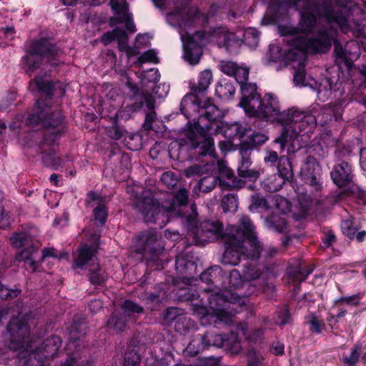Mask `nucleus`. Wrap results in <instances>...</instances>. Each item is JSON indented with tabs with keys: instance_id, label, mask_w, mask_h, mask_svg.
<instances>
[{
	"instance_id": "7ed1b4c3",
	"label": "nucleus",
	"mask_w": 366,
	"mask_h": 366,
	"mask_svg": "<svg viewBox=\"0 0 366 366\" xmlns=\"http://www.w3.org/2000/svg\"><path fill=\"white\" fill-rule=\"evenodd\" d=\"M247 297L240 296L231 290L216 293L209 297L210 312L207 319L216 326L230 325L234 322L235 314L239 313L247 305Z\"/></svg>"
},
{
	"instance_id": "0eeeda50",
	"label": "nucleus",
	"mask_w": 366,
	"mask_h": 366,
	"mask_svg": "<svg viewBox=\"0 0 366 366\" xmlns=\"http://www.w3.org/2000/svg\"><path fill=\"white\" fill-rule=\"evenodd\" d=\"M300 177L308 187V191L313 197L321 195L324 189L322 170L315 157L309 155L303 161L301 167Z\"/></svg>"
},
{
	"instance_id": "f704fd0d",
	"label": "nucleus",
	"mask_w": 366,
	"mask_h": 366,
	"mask_svg": "<svg viewBox=\"0 0 366 366\" xmlns=\"http://www.w3.org/2000/svg\"><path fill=\"white\" fill-rule=\"evenodd\" d=\"M238 222L242 229L237 225H231L229 227H236L237 229L240 230L244 233V238L248 237L249 235L255 234L254 225L253 224L251 219L247 215H240Z\"/></svg>"
},
{
	"instance_id": "3c124183",
	"label": "nucleus",
	"mask_w": 366,
	"mask_h": 366,
	"mask_svg": "<svg viewBox=\"0 0 366 366\" xmlns=\"http://www.w3.org/2000/svg\"><path fill=\"white\" fill-rule=\"evenodd\" d=\"M268 208L267 200L259 195L258 194H254L251 196V204L249 206V209L250 211L257 210L258 209H265Z\"/></svg>"
},
{
	"instance_id": "412c9836",
	"label": "nucleus",
	"mask_w": 366,
	"mask_h": 366,
	"mask_svg": "<svg viewBox=\"0 0 366 366\" xmlns=\"http://www.w3.org/2000/svg\"><path fill=\"white\" fill-rule=\"evenodd\" d=\"M61 346V340L59 336L53 335L47 337L42 343L39 352L46 359L52 358Z\"/></svg>"
},
{
	"instance_id": "f3484780",
	"label": "nucleus",
	"mask_w": 366,
	"mask_h": 366,
	"mask_svg": "<svg viewBox=\"0 0 366 366\" xmlns=\"http://www.w3.org/2000/svg\"><path fill=\"white\" fill-rule=\"evenodd\" d=\"M109 4L114 12V16L110 19L112 26L123 23L132 17V14L129 12V4L125 0H122L121 2H119L118 0H110Z\"/></svg>"
},
{
	"instance_id": "f8f14e48",
	"label": "nucleus",
	"mask_w": 366,
	"mask_h": 366,
	"mask_svg": "<svg viewBox=\"0 0 366 366\" xmlns=\"http://www.w3.org/2000/svg\"><path fill=\"white\" fill-rule=\"evenodd\" d=\"M137 244L141 252H149L155 254L162 250L161 237L154 229L141 232L137 237Z\"/></svg>"
},
{
	"instance_id": "4be33fe9",
	"label": "nucleus",
	"mask_w": 366,
	"mask_h": 366,
	"mask_svg": "<svg viewBox=\"0 0 366 366\" xmlns=\"http://www.w3.org/2000/svg\"><path fill=\"white\" fill-rule=\"evenodd\" d=\"M184 58L190 64H197L202 54V48L193 40L184 44Z\"/></svg>"
},
{
	"instance_id": "a18cd8bd",
	"label": "nucleus",
	"mask_w": 366,
	"mask_h": 366,
	"mask_svg": "<svg viewBox=\"0 0 366 366\" xmlns=\"http://www.w3.org/2000/svg\"><path fill=\"white\" fill-rule=\"evenodd\" d=\"M216 177L207 176L202 178L198 182V187L200 192L208 193L211 192L216 186Z\"/></svg>"
},
{
	"instance_id": "a211bd4d",
	"label": "nucleus",
	"mask_w": 366,
	"mask_h": 366,
	"mask_svg": "<svg viewBox=\"0 0 366 366\" xmlns=\"http://www.w3.org/2000/svg\"><path fill=\"white\" fill-rule=\"evenodd\" d=\"M241 87L242 91V100L239 102V105L244 109L246 113L248 114L252 112L250 108V104L254 99L259 101L260 95L257 92V85L255 84H242Z\"/></svg>"
},
{
	"instance_id": "f257e3e1",
	"label": "nucleus",
	"mask_w": 366,
	"mask_h": 366,
	"mask_svg": "<svg viewBox=\"0 0 366 366\" xmlns=\"http://www.w3.org/2000/svg\"><path fill=\"white\" fill-rule=\"evenodd\" d=\"M330 1V4L325 1L320 4L315 0H290L287 5L295 8L302 16L297 29L302 35L293 36L290 40L292 48L285 56L287 61L297 63L292 66L295 71L293 81L296 86H305V52L326 53L330 49L334 39L332 31L322 25L317 16H325L331 26L336 25L344 33L350 29L348 4L351 0Z\"/></svg>"
},
{
	"instance_id": "473e14b6",
	"label": "nucleus",
	"mask_w": 366,
	"mask_h": 366,
	"mask_svg": "<svg viewBox=\"0 0 366 366\" xmlns=\"http://www.w3.org/2000/svg\"><path fill=\"white\" fill-rule=\"evenodd\" d=\"M285 182V181L282 177L274 174L263 181L262 187L269 192H275L282 188Z\"/></svg>"
},
{
	"instance_id": "4468645a",
	"label": "nucleus",
	"mask_w": 366,
	"mask_h": 366,
	"mask_svg": "<svg viewBox=\"0 0 366 366\" xmlns=\"http://www.w3.org/2000/svg\"><path fill=\"white\" fill-rule=\"evenodd\" d=\"M252 152V147L248 145H242L239 148V153L241 156V163L238 167V174L241 177H247L250 180H256L259 175L258 171L250 169L252 161L250 159Z\"/></svg>"
},
{
	"instance_id": "dca6fc26",
	"label": "nucleus",
	"mask_w": 366,
	"mask_h": 366,
	"mask_svg": "<svg viewBox=\"0 0 366 366\" xmlns=\"http://www.w3.org/2000/svg\"><path fill=\"white\" fill-rule=\"evenodd\" d=\"M333 182L339 187L347 185L352 182V174L350 165L342 162L334 167L330 173Z\"/></svg>"
},
{
	"instance_id": "a19ab883",
	"label": "nucleus",
	"mask_w": 366,
	"mask_h": 366,
	"mask_svg": "<svg viewBox=\"0 0 366 366\" xmlns=\"http://www.w3.org/2000/svg\"><path fill=\"white\" fill-rule=\"evenodd\" d=\"M204 345L202 335H198L190 341L185 349V353L192 357L196 356L200 351L206 349V346Z\"/></svg>"
},
{
	"instance_id": "8fccbe9b",
	"label": "nucleus",
	"mask_w": 366,
	"mask_h": 366,
	"mask_svg": "<svg viewBox=\"0 0 366 366\" xmlns=\"http://www.w3.org/2000/svg\"><path fill=\"white\" fill-rule=\"evenodd\" d=\"M341 229L345 235L348 238H354L358 227L355 224V222L351 219L343 220L341 223Z\"/></svg>"
},
{
	"instance_id": "c85d7f7f",
	"label": "nucleus",
	"mask_w": 366,
	"mask_h": 366,
	"mask_svg": "<svg viewBox=\"0 0 366 366\" xmlns=\"http://www.w3.org/2000/svg\"><path fill=\"white\" fill-rule=\"evenodd\" d=\"M125 39H127V34L126 31L119 27L115 28L112 31L105 33L101 38V41L104 45H108L114 40L118 42V46L120 43L122 42Z\"/></svg>"
},
{
	"instance_id": "423d86ee",
	"label": "nucleus",
	"mask_w": 366,
	"mask_h": 366,
	"mask_svg": "<svg viewBox=\"0 0 366 366\" xmlns=\"http://www.w3.org/2000/svg\"><path fill=\"white\" fill-rule=\"evenodd\" d=\"M61 51L46 39H39L33 42L31 51L24 59V69L31 75L36 70L43 59L52 66H57L63 63L61 59Z\"/></svg>"
},
{
	"instance_id": "a878e982",
	"label": "nucleus",
	"mask_w": 366,
	"mask_h": 366,
	"mask_svg": "<svg viewBox=\"0 0 366 366\" xmlns=\"http://www.w3.org/2000/svg\"><path fill=\"white\" fill-rule=\"evenodd\" d=\"M189 202V191L185 188H179L172 199L169 207H166L169 212L176 211L177 208L185 206Z\"/></svg>"
},
{
	"instance_id": "5fc2aeb1",
	"label": "nucleus",
	"mask_w": 366,
	"mask_h": 366,
	"mask_svg": "<svg viewBox=\"0 0 366 366\" xmlns=\"http://www.w3.org/2000/svg\"><path fill=\"white\" fill-rule=\"evenodd\" d=\"M227 344L224 347L231 350L233 352H238L241 348L240 341L237 335L234 333H231L229 335L226 336Z\"/></svg>"
},
{
	"instance_id": "052dcab7",
	"label": "nucleus",
	"mask_w": 366,
	"mask_h": 366,
	"mask_svg": "<svg viewBox=\"0 0 366 366\" xmlns=\"http://www.w3.org/2000/svg\"><path fill=\"white\" fill-rule=\"evenodd\" d=\"M233 76L241 86L242 84H247L249 70L246 68L237 66Z\"/></svg>"
},
{
	"instance_id": "bb28decb",
	"label": "nucleus",
	"mask_w": 366,
	"mask_h": 366,
	"mask_svg": "<svg viewBox=\"0 0 366 366\" xmlns=\"http://www.w3.org/2000/svg\"><path fill=\"white\" fill-rule=\"evenodd\" d=\"M226 335L222 334H214L213 332H207L204 335H202V339H203L204 345L206 348L210 346H214L217 347H222L227 344Z\"/></svg>"
},
{
	"instance_id": "e2e57ef3",
	"label": "nucleus",
	"mask_w": 366,
	"mask_h": 366,
	"mask_svg": "<svg viewBox=\"0 0 366 366\" xmlns=\"http://www.w3.org/2000/svg\"><path fill=\"white\" fill-rule=\"evenodd\" d=\"M360 347L356 345L352 348L349 357L343 358V362L348 366H355L359 359Z\"/></svg>"
},
{
	"instance_id": "39448f33",
	"label": "nucleus",
	"mask_w": 366,
	"mask_h": 366,
	"mask_svg": "<svg viewBox=\"0 0 366 366\" xmlns=\"http://www.w3.org/2000/svg\"><path fill=\"white\" fill-rule=\"evenodd\" d=\"M196 100L195 97L192 94L185 95L181 101V112L187 118H189L190 111L197 109L199 113L197 121L198 127L209 131L211 124L219 121L223 117L222 112L211 99L198 103L196 102Z\"/></svg>"
},
{
	"instance_id": "72a5a7b5",
	"label": "nucleus",
	"mask_w": 366,
	"mask_h": 366,
	"mask_svg": "<svg viewBox=\"0 0 366 366\" xmlns=\"http://www.w3.org/2000/svg\"><path fill=\"white\" fill-rule=\"evenodd\" d=\"M278 176L282 177L285 181H289L293 177L292 164L287 157L282 156L279 159Z\"/></svg>"
},
{
	"instance_id": "c03bdc74",
	"label": "nucleus",
	"mask_w": 366,
	"mask_h": 366,
	"mask_svg": "<svg viewBox=\"0 0 366 366\" xmlns=\"http://www.w3.org/2000/svg\"><path fill=\"white\" fill-rule=\"evenodd\" d=\"M267 137L264 134L254 132L249 137V140L246 142H242L240 146L248 145L252 147L253 151L254 147L263 144L267 140Z\"/></svg>"
},
{
	"instance_id": "680f3d73",
	"label": "nucleus",
	"mask_w": 366,
	"mask_h": 366,
	"mask_svg": "<svg viewBox=\"0 0 366 366\" xmlns=\"http://www.w3.org/2000/svg\"><path fill=\"white\" fill-rule=\"evenodd\" d=\"M364 292H359L358 293L349 297H341L338 300V301L344 302L347 305L357 306L360 305V301L364 297Z\"/></svg>"
},
{
	"instance_id": "13d9d810",
	"label": "nucleus",
	"mask_w": 366,
	"mask_h": 366,
	"mask_svg": "<svg viewBox=\"0 0 366 366\" xmlns=\"http://www.w3.org/2000/svg\"><path fill=\"white\" fill-rule=\"evenodd\" d=\"M290 314L286 308H282L278 310L274 317V321L276 325H284L290 321Z\"/></svg>"
},
{
	"instance_id": "cd10ccee",
	"label": "nucleus",
	"mask_w": 366,
	"mask_h": 366,
	"mask_svg": "<svg viewBox=\"0 0 366 366\" xmlns=\"http://www.w3.org/2000/svg\"><path fill=\"white\" fill-rule=\"evenodd\" d=\"M128 318L125 314L114 312L107 321V327L117 332L123 331L126 326Z\"/></svg>"
},
{
	"instance_id": "4d7b16f0",
	"label": "nucleus",
	"mask_w": 366,
	"mask_h": 366,
	"mask_svg": "<svg viewBox=\"0 0 366 366\" xmlns=\"http://www.w3.org/2000/svg\"><path fill=\"white\" fill-rule=\"evenodd\" d=\"M182 314L181 309L177 307H169L164 311L163 319L166 323L170 324L177 318L179 317Z\"/></svg>"
},
{
	"instance_id": "c756f323",
	"label": "nucleus",
	"mask_w": 366,
	"mask_h": 366,
	"mask_svg": "<svg viewBox=\"0 0 366 366\" xmlns=\"http://www.w3.org/2000/svg\"><path fill=\"white\" fill-rule=\"evenodd\" d=\"M139 347L137 345H129L124 353V366H139L140 354Z\"/></svg>"
},
{
	"instance_id": "bf43d9fd",
	"label": "nucleus",
	"mask_w": 366,
	"mask_h": 366,
	"mask_svg": "<svg viewBox=\"0 0 366 366\" xmlns=\"http://www.w3.org/2000/svg\"><path fill=\"white\" fill-rule=\"evenodd\" d=\"M11 243L15 247H23L28 241V236L25 232L14 233L10 238Z\"/></svg>"
},
{
	"instance_id": "6ab92c4d",
	"label": "nucleus",
	"mask_w": 366,
	"mask_h": 366,
	"mask_svg": "<svg viewBox=\"0 0 366 366\" xmlns=\"http://www.w3.org/2000/svg\"><path fill=\"white\" fill-rule=\"evenodd\" d=\"M188 142L184 139L179 141L172 142L169 146V152L170 157L174 159H180L181 152L183 150H188L189 149H196L199 147V143L188 137Z\"/></svg>"
},
{
	"instance_id": "37998d69",
	"label": "nucleus",
	"mask_w": 366,
	"mask_h": 366,
	"mask_svg": "<svg viewBox=\"0 0 366 366\" xmlns=\"http://www.w3.org/2000/svg\"><path fill=\"white\" fill-rule=\"evenodd\" d=\"M36 86L39 91L45 93L46 99L50 100L52 97L54 85L51 81H46L43 77L38 76L34 79Z\"/></svg>"
},
{
	"instance_id": "58836bf2",
	"label": "nucleus",
	"mask_w": 366,
	"mask_h": 366,
	"mask_svg": "<svg viewBox=\"0 0 366 366\" xmlns=\"http://www.w3.org/2000/svg\"><path fill=\"white\" fill-rule=\"evenodd\" d=\"M41 154L42 162L45 166L56 168L61 164V159L55 156L53 148H49L48 151L43 149Z\"/></svg>"
},
{
	"instance_id": "6e6d98bb",
	"label": "nucleus",
	"mask_w": 366,
	"mask_h": 366,
	"mask_svg": "<svg viewBox=\"0 0 366 366\" xmlns=\"http://www.w3.org/2000/svg\"><path fill=\"white\" fill-rule=\"evenodd\" d=\"M84 329V325L73 323L69 328L70 339L74 341L80 339L85 334Z\"/></svg>"
},
{
	"instance_id": "49530a36",
	"label": "nucleus",
	"mask_w": 366,
	"mask_h": 366,
	"mask_svg": "<svg viewBox=\"0 0 366 366\" xmlns=\"http://www.w3.org/2000/svg\"><path fill=\"white\" fill-rule=\"evenodd\" d=\"M245 133V129L240 124L235 123L229 126L224 131L225 136L228 138H242Z\"/></svg>"
},
{
	"instance_id": "9d476101",
	"label": "nucleus",
	"mask_w": 366,
	"mask_h": 366,
	"mask_svg": "<svg viewBox=\"0 0 366 366\" xmlns=\"http://www.w3.org/2000/svg\"><path fill=\"white\" fill-rule=\"evenodd\" d=\"M196 245H204L208 242L214 241L219 237L223 239V225L218 220H206L199 226L191 230L188 234Z\"/></svg>"
},
{
	"instance_id": "20e7f679",
	"label": "nucleus",
	"mask_w": 366,
	"mask_h": 366,
	"mask_svg": "<svg viewBox=\"0 0 366 366\" xmlns=\"http://www.w3.org/2000/svg\"><path fill=\"white\" fill-rule=\"evenodd\" d=\"M26 122L32 127L41 122L44 127L54 129L44 135L43 146L53 143L65 132L64 118L60 111L51 110V105L41 99L37 101L32 112L28 116Z\"/></svg>"
},
{
	"instance_id": "2f4dec72",
	"label": "nucleus",
	"mask_w": 366,
	"mask_h": 366,
	"mask_svg": "<svg viewBox=\"0 0 366 366\" xmlns=\"http://www.w3.org/2000/svg\"><path fill=\"white\" fill-rule=\"evenodd\" d=\"M235 88L233 84L226 80L219 81L215 88V94L220 99H228L234 95Z\"/></svg>"
},
{
	"instance_id": "774afa93",
	"label": "nucleus",
	"mask_w": 366,
	"mask_h": 366,
	"mask_svg": "<svg viewBox=\"0 0 366 366\" xmlns=\"http://www.w3.org/2000/svg\"><path fill=\"white\" fill-rule=\"evenodd\" d=\"M128 38L125 39L119 46V49L121 51H124L128 57L130 59L132 56L137 55L139 53L138 47H132L127 44Z\"/></svg>"
},
{
	"instance_id": "69168bd1",
	"label": "nucleus",
	"mask_w": 366,
	"mask_h": 366,
	"mask_svg": "<svg viewBox=\"0 0 366 366\" xmlns=\"http://www.w3.org/2000/svg\"><path fill=\"white\" fill-rule=\"evenodd\" d=\"M145 62H157V57L154 50H148L143 53L139 58L135 64H142Z\"/></svg>"
},
{
	"instance_id": "ddd939ff",
	"label": "nucleus",
	"mask_w": 366,
	"mask_h": 366,
	"mask_svg": "<svg viewBox=\"0 0 366 366\" xmlns=\"http://www.w3.org/2000/svg\"><path fill=\"white\" fill-rule=\"evenodd\" d=\"M213 38L219 47H224L229 54L238 53L242 41L234 33L228 31L224 28H221L214 31Z\"/></svg>"
},
{
	"instance_id": "2eb2a0df",
	"label": "nucleus",
	"mask_w": 366,
	"mask_h": 366,
	"mask_svg": "<svg viewBox=\"0 0 366 366\" xmlns=\"http://www.w3.org/2000/svg\"><path fill=\"white\" fill-rule=\"evenodd\" d=\"M244 257L253 260L261 257L263 243L255 234L241 238Z\"/></svg>"
},
{
	"instance_id": "9b49d317",
	"label": "nucleus",
	"mask_w": 366,
	"mask_h": 366,
	"mask_svg": "<svg viewBox=\"0 0 366 366\" xmlns=\"http://www.w3.org/2000/svg\"><path fill=\"white\" fill-rule=\"evenodd\" d=\"M7 331L10 335V349L16 351L23 349L29 335L27 324L18 317H13L9 322Z\"/></svg>"
},
{
	"instance_id": "4c0bfd02",
	"label": "nucleus",
	"mask_w": 366,
	"mask_h": 366,
	"mask_svg": "<svg viewBox=\"0 0 366 366\" xmlns=\"http://www.w3.org/2000/svg\"><path fill=\"white\" fill-rule=\"evenodd\" d=\"M221 206L224 212L234 213L238 208V198L235 194L224 195L221 202Z\"/></svg>"
},
{
	"instance_id": "79ce46f5",
	"label": "nucleus",
	"mask_w": 366,
	"mask_h": 366,
	"mask_svg": "<svg viewBox=\"0 0 366 366\" xmlns=\"http://www.w3.org/2000/svg\"><path fill=\"white\" fill-rule=\"evenodd\" d=\"M259 40V34L258 31L254 28H249L244 32L243 39L245 44L253 48L258 45Z\"/></svg>"
},
{
	"instance_id": "338daca9",
	"label": "nucleus",
	"mask_w": 366,
	"mask_h": 366,
	"mask_svg": "<svg viewBox=\"0 0 366 366\" xmlns=\"http://www.w3.org/2000/svg\"><path fill=\"white\" fill-rule=\"evenodd\" d=\"M19 290H9L3 285H0V298L2 300L13 299L16 297L19 293Z\"/></svg>"
},
{
	"instance_id": "1a4fd4ad",
	"label": "nucleus",
	"mask_w": 366,
	"mask_h": 366,
	"mask_svg": "<svg viewBox=\"0 0 366 366\" xmlns=\"http://www.w3.org/2000/svg\"><path fill=\"white\" fill-rule=\"evenodd\" d=\"M243 232L236 227H227L223 236L225 251L222 258V263L227 265L236 266L239 264L244 257L241 238Z\"/></svg>"
},
{
	"instance_id": "f03ea898",
	"label": "nucleus",
	"mask_w": 366,
	"mask_h": 366,
	"mask_svg": "<svg viewBox=\"0 0 366 366\" xmlns=\"http://www.w3.org/2000/svg\"><path fill=\"white\" fill-rule=\"evenodd\" d=\"M251 103L250 116L276 122L282 125L280 135L274 140L275 144H280V153L285 149L289 140L297 138L304 125L302 124L312 123L315 119L311 116L305 117L302 111L295 108L281 111L277 97L272 93H267L259 101L254 99Z\"/></svg>"
},
{
	"instance_id": "ea45409f",
	"label": "nucleus",
	"mask_w": 366,
	"mask_h": 366,
	"mask_svg": "<svg viewBox=\"0 0 366 366\" xmlns=\"http://www.w3.org/2000/svg\"><path fill=\"white\" fill-rule=\"evenodd\" d=\"M198 14L199 11L196 8H184L179 9L177 8L176 11L170 14L169 16H174L177 20L187 21L197 16Z\"/></svg>"
},
{
	"instance_id": "864d4df0",
	"label": "nucleus",
	"mask_w": 366,
	"mask_h": 366,
	"mask_svg": "<svg viewBox=\"0 0 366 366\" xmlns=\"http://www.w3.org/2000/svg\"><path fill=\"white\" fill-rule=\"evenodd\" d=\"M224 172L227 177V181L225 182L227 185L233 188H242L244 186V181L234 177L232 171L227 169Z\"/></svg>"
},
{
	"instance_id": "c9c22d12",
	"label": "nucleus",
	"mask_w": 366,
	"mask_h": 366,
	"mask_svg": "<svg viewBox=\"0 0 366 366\" xmlns=\"http://www.w3.org/2000/svg\"><path fill=\"white\" fill-rule=\"evenodd\" d=\"M222 273V269L219 266H214L200 274L202 281L208 284H217Z\"/></svg>"
},
{
	"instance_id": "6e6552de",
	"label": "nucleus",
	"mask_w": 366,
	"mask_h": 366,
	"mask_svg": "<svg viewBox=\"0 0 366 366\" xmlns=\"http://www.w3.org/2000/svg\"><path fill=\"white\" fill-rule=\"evenodd\" d=\"M134 206L141 213L145 222L165 224L167 217V208L161 206L159 202L149 195H140L135 197Z\"/></svg>"
},
{
	"instance_id": "7c9ffc66",
	"label": "nucleus",
	"mask_w": 366,
	"mask_h": 366,
	"mask_svg": "<svg viewBox=\"0 0 366 366\" xmlns=\"http://www.w3.org/2000/svg\"><path fill=\"white\" fill-rule=\"evenodd\" d=\"M89 281L93 285H101L107 280V274L98 263H91L89 266Z\"/></svg>"
},
{
	"instance_id": "393cba45",
	"label": "nucleus",
	"mask_w": 366,
	"mask_h": 366,
	"mask_svg": "<svg viewBox=\"0 0 366 366\" xmlns=\"http://www.w3.org/2000/svg\"><path fill=\"white\" fill-rule=\"evenodd\" d=\"M95 251L88 245H84L79 250V254L74 260L75 267L82 268L86 264L94 262Z\"/></svg>"
},
{
	"instance_id": "de8ad7c7",
	"label": "nucleus",
	"mask_w": 366,
	"mask_h": 366,
	"mask_svg": "<svg viewBox=\"0 0 366 366\" xmlns=\"http://www.w3.org/2000/svg\"><path fill=\"white\" fill-rule=\"evenodd\" d=\"M121 307L123 310L122 313L125 314L127 318L129 317L132 313H142L144 310L142 307L131 300L124 301Z\"/></svg>"
},
{
	"instance_id": "0e129e2a",
	"label": "nucleus",
	"mask_w": 366,
	"mask_h": 366,
	"mask_svg": "<svg viewBox=\"0 0 366 366\" xmlns=\"http://www.w3.org/2000/svg\"><path fill=\"white\" fill-rule=\"evenodd\" d=\"M36 353H29L27 356L24 352H21L19 360L18 366H34V361L36 360Z\"/></svg>"
},
{
	"instance_id": "603ef678",
	"label": "nucleus",
	"mask_w": 366,
	"mask_h": 366,
	"mask_svg": "<svg viewBox=\"0 0 366 366\" xmlns=\"http://www.w3.org/2000/svg\"><path fill=\"white\" fill-rule=\"evenodd\" d=\"M94 220L99 222V226H102L107 217V210L104 204H98L93 210Z\"/></svg>"
},
{
	"instance_id": "b1692460",
	"label": "nucleus",
	"mask_w": 366,
	"mask_h": 366,
	"mask_svg": "<svg viewBox=\"0 0 366 366\" xmlns=\"http://www.w3.org/2000/svg\"><path fill=\"white\" fill-rule=\"evenodd\" d=\"M303 115L305 117L311 116L315 119L312 123L303 124L304 125L300 130V133L307 128H312L314 125L317 122H319V124H320L322 126L327 124L332 119V109L331 108H324L317 116L312 115L308 112H303Z\"/></svg>"
},
{
	"instance_id": "5701e85b",
	"label": "nucleus",
	"mask_w": 366,
	"mask_h": 366,
	"mask_svg": "<svg viewBox=\"0 0 366 366\" xmlns=\"http://www.w3.org/2000/svg\"><path fill=\"white\" fill-rule=\"evenodd\" d=\"M266 227L274 232L287 234L290 232V228L285 218L278 216L272 215L265 219Z\"/></svg>"
},
{
	"instance_id": "e433bc0d",
	"label": "nucleus",
	"mask_w": 366,
	"mask_h": 366,
	"mask_svg": "<svg viewBox=\"0 0 366 366\" xmlns=\"http://www.w3.org/2000/svg\"><path fill=\"white\" fill-rule=\"evenodd\" d=\"M37 249L34 247H29L22 250L19 254L18 259L28 264L33 271L36 269V262L35 261V254Z\"/></svg>"
},
{
	"instance_id": "aec40b11",
	"label": "nucleus",
	"mask_w": 366,
	"mask_h": 366,
	"mask_svg": "<svg viewBox=\"0 0 366 366\" xmlns=\"http://www.w3.org/2000/svg\"><path fill=\"white\" fill-rule=\"evenodd\" d=\"M213 81V74L210 69L201 71L196 81L190 84L192 91L195 93H203L207 91Z\"/></svg>"
},
{
	"instance_id": "09e8293b",
	"label": "nucleus",
	"mask_w": 366,
	"mask_h": 366,
	"mask_svg": "<svg viewBox=\"0 0 366 366\" xmlns=\"http://www.w3.org/2000/svg\"><path fill=\"white\" fill-rule=\"evenodd\" d=\"M160 180L168 189H173L179 182L177 176L171 171L164 172L161 176Z\"/></svg>"
}]
</instances>
